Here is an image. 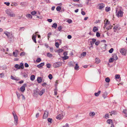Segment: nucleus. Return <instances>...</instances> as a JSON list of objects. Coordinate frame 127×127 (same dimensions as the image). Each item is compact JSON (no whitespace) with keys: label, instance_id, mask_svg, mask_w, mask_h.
<instances>
[{"label":"nucleus","instance_id":"18","mask_svg":"<svg viewBox=\"0 0 127 127\" xmlns=\"http://www.w3.org/2000/svg\"><path fill=\"white\" fill-rule=\"evenodd\" d=\"M42 79L40 77H38L37 79V81L38 83H40L42 81Z\"/></svg>","mask_w":127,"mask_h":127},{"label":"nucleus","instance_id":"34","mask_svg":"<svg viewBox=\"0 0 127 127\" xmlns=\"http://www.w3.org/2000/svg\"><path fill=\"white\" fill-rule=\"evenodd\" d=\"M14 67L16 68H17L19 69H20V67L19 66V64H16L15 65Z\"/></svg>","mask_w":127,"mask_h":127},{"label":"nucleus","instance_id":"30","mask_svg":"<svg viewBox=\"0 0 127 127\" xmlns=\"http://www.w3.org/2000/svg\"><path fill=\"white\" fill-rule=\"evenodd\" d=\"M9 16H10V17H15V14L13 13V12H12L10 14Z\"/></svg>","mask_w":127,"mask_h":127},{"label":"nucleus","instance_id":"6","mask_svg":"<svg viewBox=\"0 0 127 127\" xmlns=\"http://www.w3.org/2000/svg\"><path fill=\"white\" fill-rule=\"evenodd\" d=\"M120 52L123 55H125L126 54V51L125 49L123 48L120 49Z\"/></svg>","mask_w":127,"mask_h":127},{"label":"nucleus","instance_id":"24","mask_svg":"<svg viewBox=\"0 0 127 127\" xmlns=\"http://www.w3.org/2000/svg\"><path fill=\"white\" fill-rule=\"evenodd\" d=\"M57 25L56 23H54L52 25V27L54 28L55 29H56L57 28Z\"/></svg>","mask_w":127,"mask_h":127},{"label":"nucleus","instance_id":"10","mask_svg":"<svg viewBox=\"0 0 127 127\" xmlns=\"http://www.w3.org/2000/svg\"><path fill=\"white\" fill-rule=\"evenodd\" d=\"M45 91V89H42L41 91H39V95L41 96L44 93Z\"/></svg>","mask_w":127,"mask_h":127},{"label":"nucleus","instance_id":"14","mask_svg":"<svg viewBox=\"0 0 127 127\" xmlns=\"http://www.w3.org/2000/svg\"><path fill=\"white\" fill-rule=\"evenodd\" d=\"M44 65V63H42L40 64L37 65V66L38 68H40L42 67Z\"/></svg>","mask_w":127,"mask_h":127},{"label":"nucleus","instance_id":"3","mask_svg":"<svg viewBox=\"0 0 127 127\" xmlns=\"http://www.w3.org/2000/svg\"><path fill=\"white\" fill-rule=\"evenodd\" d=\"M12 114L14 119L15 124L16 125H17V124L18 117L14 111L13 112Z\"/></svg>","mask_w":127,"mask_h":127},{"label":"nucleus","instance_id":"54","mask_svg":"<svg viewBox=\"0 0 127 127\" xmlns=\"http://www.w3.org/2000/svg\"><path fill=\"white\" fill-rule=\"evenodd\" d=\"M13 55L15 57H17V54H16V53L15 51L13 52Z\"/></svg>","mask_w":127,"mask_h":127},{"label":"nucleus","instance_id":"16","mask_svg":"<svg viewBox=\"0 0 127 127\" xmlns=\"http://www.w3.org/2000/svg\"><path fill=\"white\" fill-rule=\"evenodd\" d=\"M105 7V4L103 3H101L99 6V9H101Z\"/></svg>","mask_w":127,"mask_h":127},{"label":"nucleus","instance_id":"60","mask_svg":"<svg viewBox=\"0 0 127 127\" xmlns=\"http://www.w3.org/2000/svg\"><path fill=\"white\" fill-rule=\"evenodd\" d=\"M91 1V0H87L86 1V3L87 5H88L89 3L90 2V1Z\"/></svg>","mask_w":127,"mask_h":127},{"label":"nucleus","instance_id":"58","mask_svg":"<svg viewBox=\"0 0 127 127\" xmlns=\"http://www.w3.org/2000/svg\"><path fill=\"white\" fill-rule=\"evenodd\" d=\"M62 29V28L61 26H60L58 28V29L59 31H61V29Z\"/></svg>","mask_w":127,"mask_h":127},{"label":"nucleus","instance_id":"23","mask_svg":"<svg viewBox=\"0 0 127 127\" xmlns=\"http://www.w3.org/2000/svg\"><path fill=\"white\" fill-rule=\"evenodd\" d=\"M98 29L95 26L93 28V31L94 32H95L96 31H98Z\"/></svg>","mask_w":127,"mask_h":127},{"label":"nucleus","instance_id":"44","mask_svg":"<svg viewBox=\"0 0 127 127\" xmlns=\"http://www.w3.org/2000/svg\"><path fill=\"white\" fill-rule=\"evenodd\" d=\"M114 50V49L113 48H111L110 50L109 51V52L110 53H112L113 52Z\"/></svg>","mask_w":127,"mask_h":127},{"label":"nucleus","instance_id":"9","mask_svg":"<svg viewBox=\"0 0 127 127\" xmlns=\"http://www.w3.org/2000/svg\"><path fill=\"white\" fill-rule=\"evenodd\" d=\"M63 116L62 114H59L56 117V118L57 119L59 120H61L63 119Z\"/></svg>","mask_w":127,"mask_h":127},{"label":"nucleus","instance_id":"25","mask_svg":"<svg viewBox=\"0 0 127 127\" xmlns=\"http://www.w3.org/2000/svg\"><path fill=\"white\" fill-rule=\"evenodd\" d=\"M12 12L8 10H6V13L9 16Z\"/></svg>","mask_w":127,"mask_h":127},{"label":"nucleus","instance_id":"51","mask_svg":"<svg viewBox=\"0 0 127 127\" xmlns=\"http://www.w3.org/2000/svg\"><path fill=\"white\" fill-rule=\"evenodd\" d=\"M120 77V75H119L116 74L115 76V77L116 79H119Z\"/></svg>","mask_w":127,"mask_h":127},{"label":"nucleus","instance_id":"8","mask_svg":"<svg viewBox=\"0 0 127 127\" xmlns=\"http://www.w3.org/2000/svg\"><path fill=\"white\" fill-rule=\"evenodd\" d=\"M48 114V112L47 111H45L44 112L43 116V119H46L47 118Z\"/></svg>","mask_w":127,"mask_h":127},{"label":"nucleus","instance_id":"64","mask_svg":"<svg viewBox=\"0 0 127 127\" xmlns=\"http://www.w3.org/2000/svg\"><path fill=\"white\" fill-rule=\"evenodd\" d=\"M68 124L66 123L65 125L64 126H62V127H68Z\"/></svg>","mask_w":127,"mask_h":127},{"label":"nucleus","instance_id":"11","mask_svg":"<svg viewBox=\"0 0 127 127\" xmlns=\"http://www.w3.org/2000/svg\"><path fill=\"white\" fill-rule=\"evenodd\" d=\"M105 24L104 25V28H106V27L108 25H109L110 23V22L108 21V20H107L105 23H104Z\"/></svg>","mask_w":127,"mask_h":127},{"label":"nucleus","instance_id":"49","mask_svg":"<svg viewBox=\"0 0 127 127\" xmlns=\"http://www.w3.org/2000/svg\"><path fill=\"white\" fill-rule=\"evenodd\" d=\"M46 66L47 68H50L51 67V65L50 64L48 63L46 64Z\"/></svg>","mask_w":127,"mask_h":127},{"label":"nucleus","instance_id":"1","mask_svg":"<svg viewBox=\"0 0 127 127\" xmlns=\"http://www.w3.org/2000/svg\"><path fill=\"white\" fill-rule=\"evenodd\" d=\"M4 33L5 34L8 38L9 39H12L13 37V36L11 32L5 31L4 32Z\"/></svg>","mask_w":127,"mask_h":127},{"label":"nucleus","instance_id":"5","mask_svg":"<svg viewBox=\"0 0 127 127\" xmlns=\"http://www.w3.org/2000/svg\"><path fill=\"white\" fill-rule=\"evenodd\" d=\"M120 29V27L119 25H116L113 28V29L114 30V32H116V30H119Z\"/></svg>","mask_w":127,"mask_h":127},{"label":"nucleus","instance_id":"48","mask_svg":"<svg viewBox=\"0 0 127 127\" xmlns=\"http://www.w3.org/2000/svg\"><path fill=\"white\" fill-rule=\"evenodd\" d=\"M11 79L14 80H17L13 76H12V75H11Z\"/></svg>","mask_w":127,"mask_h":127},{"label":"nucleus","instance_id":"12","mask_svg":"<svg viewBox=\"0 0 127 127\" xmlns=\"http://www.w3.org/2000/svg\"><path fill=\"white\" fill-rule=\"evenodd\" d=\"M36 35H35L33 34L32 35V39L33 40V41L35 43H36Z\"/></svg>","mask_w":127,"mask_h":127},{"label":"nucleus","instance_id":"20","mask_svg":"<svg viewBox=\"0 0 127 127\" xmlns=\"http://www.w3.org/2000/svg\"><path fill=\"white\" fill-rule=\"evenodd\" d=\"M89 116H94L95 115V113L94 112H90L89 113Z\"/></svg>","mask_w":127,"mask_h":127},{"label":"nucleus","instance_id":"57","mask_svg":"<svg viewBox=\"0 0 127 127\" xmlns=\"http://www.w3.org/2000/svg\"><path fill=\"white\" fill-rule=\"evenodd\" d=\"M25 54V53L24 52H21L20 54V56H24Z\"/></svg>","mask_w":127,"mask_h":127},{"label":"nucleus","instance_id":"17","mask_svg":"<svg viewBox=\"0 0 127 127\" xmlns=\"http://www.w3.org/2000/svg\"><path fill=\"white\" fill-rule=\"evenodd\" d=\"M112 57L113 59L115 61L117 60L118 59V58L117 55L115 54H113Z\"/></svg>","mask_w":127,"mask_h":127},{"label":"nucleus","instance_id":"37","mask_svg":"<svg viewBox=\"0 0 127 127\" xmlns=\"http://www.w3.org/2000/svg\"><path fill=\"white\" fill-rule=\"evenodd\" d=\"M105 10L106 11L108 12L110 10V8L108 7H106Z\"/></svg>","mask_w":127,"mask_h":127},{"label":"nucleus","instance_id":"13","mask_svg":"<svg viewBox=\"0 0 127 127\" xmlns=\"http://www.w3.org/2000/svg\"><path fill=\"white\" fill-rule=\"evenodd\" d=\"M39 90L38 89H37L36 90L34 91V95H39Z\"/></svg>","mask_w":127,"mask_h":127},{"label":"nucleus","instance_id":"35","mask_svg":"<svg viewBox=\"0 0 127 127\" xmlns=\"http://www.w3.org/2000/svg\"><path fill=\"white\" fill-rule=\"evenodd\" d=\"M61 9V7L59 6H58L56 8V10L58 11H60Z\"/></svg>","mask_w":127,"mask_h":127},{"label":"nucleus","instance_id":"46","mask_svg":"<svg viewBox=\"0 0 127 127\" xmlns=\"http://www.w3.org/2000/svg\"><path fill=\"white\" fill-rule=\"evenodd\" d=\"M111 113L112 114H115L116 113V112L115 111H111Z\"/></svg>","mask_w":127,"mask_h":127},{"label":"nucleus","instance_id":"29","mask_svg":"<svg viewBox=\"0 0 127 127\" xmlns=\"http://www.w3.org/2000/svg\"><path fill=\"white\" fill-rule=\"evenodd\" d=\"M107 123L109 124L112 123V121L111 119H108L107 121Z\"/></svg>","mask_w":127,"mask_h":127},{"label":"nucleus","instance_id":"47","mask_svg":"<svg viewBox=\"0 0 127 127\" xmlns=\"http://www.w3.org/2000/svg\"><path fill=\"white\" fill-rule=\"evenodd\" d=\"M55 46L57 48H58L59 47V43L58 42H56L55 43Z\"/></svg>","mask_w":127,"mask_h":127},{"label":"nucleus","instance_id":"55","mask_svg":"<svg viewBox=\"0 0 127 127\" xmlns=\"http://www.w3.org/2000/svg\"><path fill=\"white\" fill-rule=\"evenodd\" d=\"M23 76L25 78H26L28 77V75L26 74V73H24L23 75Z\"/></svg>","mask_w":127,"mask_h":127},{"label":"nucleus","instance_id":"52","mask_svg":"<svg viewBox=\"0 0 127 127\" xmlns=\"http://www.w3.org/2000/svg\"><path fill=\"white\" fill-rule=\"evenodd\" d=\"M107 118H109V114H106L105 116V118L107 119Z\"/></svg>","mask_w":127,"mask_h":127},{"label":"nucleus","instance_id":"15","mask_svg":"<svg viewBox=\"0 0 127 127\" xmlns=\"http://www.w3.org/2000/svg\"><path fill=\"white\" fill-rule=\"evenodd\" d=\"M100 62V59L98 58H96L95 59V63L97 64L99 63Z\"/></svg>","mask_w":127,"mask_h":127},{"label":"nucleus","instance_id":"4","mask_svg":"<svg viewBox=\"0 0 127 127\" xmlns=\"http://www.w3.org/2000/svg\"><path fill=\"white\" fill-rule=\"evenodd\" d=\"M62 63L60 62H58L54 63L53 65V66L54 68H57L59 67L62 65Z\"/></svg>","mask_w":127,"mask_h":127},{"label":"nucleus","instance_id":"22","mask_svg":"<svg viewBox=\"0 0 127 127\" xmlns=\"http://www.w3.org/2000/svg\"><path fill=\"white\" fill-rule=\"evenodd\" d=\"M26 17L28 18L32 19V15L29 14H27L26 15Z\"/></svg>","mask_w":127,"mask_h":127},{"label":"nucleus","instance_id":"33","mask_svg":"<svg viewBox=\"0 0 127 127\" xmlns=\"http://www.w3.org/2000/svg\"><path fill=\"white\" fill-rule=\"evenodd\" d=\"M114 60L113 58H111L109 60V62L110 63H112L113 62Z\"/></svg>","mask_w":127,"mask_h":127},{"label":"nucleus","instance_id":"42","mask_svg":"<svg viewBox=\"0 0 127 127\" xmlns=\"http://www.w3.org/2000/svg\"><path fill=\"white\" fill-rule=\"evenodd\" d=\"M112 26H111V25H110V26H109L108 27H106V29L107 30H109L110 29H112Z\"/></svg>","mask_w":127,"mask_h":127},{"label":"nucleus","instance_id":"38","mask_svg":"<svg viewBox=\"0 0 127 127\" xmlns=\"http://www.w3.org/2000/svg\"><path fill=\"white\" fill-rule=\"evenodd\" d=\"M52 33L51 32L49 33L47 35V37H48V40H49V38L50 37V35H51Z\"/></svg>","mask_w":127,"mask_h":127},{"label":"nucleus","instance_id":"63","mask_svg":"<svg viewBox=\"0 0 127 127\" xmlns=\"http://www.w3.org/2000/svg\"><path fill=\"white\" fill-rule=\"evenodd\" d=\"M15 52L16 53V54H17V56H18V54H19V52L17 50H15Z\"/></svg>","mask_w":127,"mask_h":127},{"label":"nucleus","instance_id":"56","mask_svg":"<svg viewBox=\"0 0 127 127\" xmlns=\"http://www.w3.org/2000/svg\"><path fill=\"white\" fill-rule=\"evenodd\" d=\"M36 12L35 11H33L31 12V14L32 15H35L36 14Z\"/></svg>","mask_w":127,"mask_h":127},{"label":"nucleus","instance_id":"21","mask_svg":"<svg viewBox=\"0 0 127 127\" xmlns=\"http://www.w3.org/2000/svg\"><path fill=\"white\" fill-rule=\"evenodd\" d=\"M101 91H99L98 92L96 93H95V95L96 96H98L101 93Z\"/></svg>","mask_w":127,"mask_h":127},{"label":"nucleus","instance_id":"41","mask_svg":"<svg viewBox=\"0 0 127 127\" xmlns=\"http://www.w3.org/2000/svg\"><path fill=\"white\" fill-rule=\"evenodd\" d=\"M41 61V59L39 58L36 59V61L37 63H39V62H40Z\"/></svg>","mask_w":127,"mask_h":127},{"label":"nucleus","instance_id":"53","mask_svg":"<svg viewBox=\"0 0 127 127\" xmlns=\"http://www.w3.org/2000/svg\"><path fill=\"white\" fill-rule=\"evenodd\" d=\"M100 43V41H96V42H95V44L96 46H98L99 44Z\"/></svg>","mask_w":127,"mask_h":127},{"label":"nucleus","instance_id":"62","mask_svg":"<svg viewBox=\"0 0 127 127\" xmlns=\"http://www.w3.org/2000/svg\"><path fill=\"white\" fill-rule=\"evenodd\" d=\"M96 36L98 37H100V33L98 32H97L96 33Z\"/></svg>","mask_w":127,"mask_h":127},{"label":"nucleus","instance_id":"50","mask_svg":"<svg viewBox=\"0 0 127 127\" xmlns=\"http://www.w3.org/2000/svg\"><path fill=\"white\" fill-rule=\"evenodd\" d=\"M68 58V57L67 56H65L63 57V58L64 60H66Z\"/></svg>","mask_w":127,"mask_h":127},{"label":"nucleus","instance_id":"59","mask_svg":"<svg viewBox=\"0 0 127 127\" xmlns=\"http://www.w3.org/2000/svg\"><path fill=\"white\" fill-rule=\"evenodd\" d=\"M4 73H2L0 74V77L2 78L4 76Z\"/></svg>","mask_w":127,"mask_h":127},{"label":"nucleus","instance_id":"2","mask_svg":"<svg viewBox=\"0 0 127 127\" xmlns=\"http://www.w3.org/2000/svg\"><path fill=\"white\" fill-rule=\"evenodd\" d=\"M116 16L118 17H121L123 16V12L121 10H120L119 11H117V10L116 9Z\"/></svg>","mask_w":127,"mask_h":127},{"label":"nucleus","instance_id":"36","mask_svg":"<svg viewBox=\"0 0 127 127\" xmlns=\"http://www.w3.org/2000/svg\"><path fill=\"white\" fill-rule=\"evenodd\" d=\"M79 68V66H78L77 64V63L76 64L75 66L74 67V69L75 70H77Z\"/></svg>","mask_w":127,"mask_h":127},{"label":"nucleus","instance_id":"7","mask_svg":"<svg viewBox=\"0 0 127 127\" xmlns=\"http://www.w3.org/2000/svg\"><path fill=\"white\" fill-rule=\"evenodd\" d=\"M27 86V84H24L23 86L21 87L20 88V90L22 92H24L25 90V87Z\"/></svg>","mask_w":127,"mask_h":127},{"label":"nucleus","instance_id":"61","mask_svg":"<svg viewBox=\"0 0 127 127\" xmlns=\"http://www.w3.org/2000/svg\"><path fill=\"white\" fill-rule=\"evenodd\" d=\"M64 50L63 49H60L58 50V51L59 53H61L63 52Z\"/></svg>","mask_w":127,"mask_h":127},{"label":"nucleus","instance_id":"28","mask_svg":"<svg viewBox=\"0 0 127 127\" xmlns=\"http://www.w3.org/2000/svg\"><path fill=\"white\" fill-rule=\"evenodd\" d=\"M123 112L125 114V116L126 117H127V110H124Z\"/></svg>","mask_w":127,"mask_h":127},{"label":"nucleus","instance_id":"31","mask_svg":"<svg viewBox=\"0 0 127 127\" xmlns=\"http://www.w3.org/2000/svg\"><path fill=\"white\" fill-rule=\"evenodd\" d=\"M110 81V79L109 77H107L105 79V81L107 83H109Z\"/></svg>","mask_w":127,"mask_h":127},{"label":"nucleus","instance_id":"26","mask_svg":"<svg viewBox=\"0 0 127 127\" xmlns=\"http://www.w3.org/2000/svg\"><path fill=\"white\" fill-rule=\"evenodd\" d=\"M35 78V76L34 75H32L30 77L31 80L33 81L34 80Z\"/></svg>","mask_w":127,"mask_h":127},{"label":"nucleus","instance_id":"19","mask_svg":"<svg viewBox=\"0 0 127 127\" xmlns=\"http://www.w3.org/2000/svg\"><path fill=\"white\" fill-rule=\"evenodd\" d=\"M107 93L106 92H104L102 95V96L104 98H105L107 97Z\"/></svg>","mask_w":127,"mask_h":127},{"label":"nucleus","instance_id":"40","mask_svg":"<svg viewBox=\"0 0 127 127\" xmlns=\"http://www.w3.org/2000/svg\"><path fill=\"white\" fill-rule=\"evenodd\" d=\"M52 119L50 118H48L47 119V121L48 122L50 123H52Z\"/></svg>","mask_w":127,"mask_h":127},{"label":"nucleus","instance_id":"39","mask_svg":"<svg viewBox=\"0 0 127 127\" xmlns=\"http://www.w3.org/2000/svg\"><path fill=\"white\" fill-rule=\"evenodd\" d=\"M16 94L17 96V97L19 99H20V94L18 93L17 92H16Z\"/></svg>","mask_w":127,"mask_h":127},{"label":"nucleus","instance_id":"45","mask_svg":"<svg viewBox=\"0 0 127 127\" xmlns=\"http://www.w3.org/2000/svg\"><path fill=\"white\" fill-rule=\"evenodd\" d=\"M86 54V52H83L82 54H81V55H83V56H85Z\"/></svg>","mask_w":127,"mask_h":127},{"label":"nucleus","instance_id":"27","mask_svg":"<svg viewBox=\"0 0 127 127\" xmlns=\"http://www.w3.org/2000/svg\"><path fill=\"white\" fill-rule=\"evenodd\" d=\"M19 66L20 67V68H21L22 69H24V66L23 64L22 63H21L19 65Z\"/></svg>","mask_w":127,"mask_h":127},{"label":"nucleus","instance_id":"32","mask_svg":"<svg viewBox=\"0 0 127 127\" xmlns=\"http://www.w3.org/2000/svg\"><path fill=\"white\" fill-rule=\"evenodd\" d=\"M47 55L48 57H49V58H51L52 57L53 55L52 54L50 53H47Z\"/></svg>","mask_w":127,"mask_h":127},{"label":"nucleus","instance_id":"43","mask_svg":"<svg viewBox=\"0 0 127 127\" xmlns=\"http://www.w3.org/2000/svg\"><path fill=\"white\" fill-rule=\"evenodd\" d=\"M48 77L51 80L53 78V77L52 75L51 74H49L48 75Z\"/></svg>","mask_w":127,"mask_h":127}]
</instances>
